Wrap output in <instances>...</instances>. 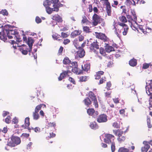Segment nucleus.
I'll return each mask as SVG.
<instances>
[{
	"label": "nucleus",
	"instance_id": "33",
	"mask_svg": "<svg viewBox=\"0 0 152 152\" xmlns=\"http://www.w3.org/2000/svg\"><path fill=\"white\" fill-rule=\"evenodd\" d=\"M89 97L91 99V100L96 99V97L94 93L92 91H90L88 93Z\"/></svg>",
	"mask_w": 152,
	"mask_h": 152
},
{
	"label": "nucleus",
	"instance_id": "32",
	"mask_svg": "<svg viewBox=\"0 0 152 152\" xmlns=\"http://www.w3.org/2000/svg\"><path fill=\"white\" fill-rule=\"evenodd\" d=\"M88 77L84 76H81L79 77V82H85L88 80Z\"/></svg>",
	"mask_w": 152,
	"mask_h": 152
},
{
	"label": "nucleus",
	"instance_id": "2",
	"mask_svg": "<svg viewBox=\"0 0 152 152\" xmlns=\"http://www.w3.org/2000/svg\"><path fill=\"white\" fill-rule=\"evenodd\" d=\"M5 31L9 39L14 38L18 42L22 41V36L19 35V33L17 30H8L6 29Z\"/></svg>",
	"mask_w": 152,
	"mask_h": 152
},
{
	"label": "nucleus",
	"instance_id": "61",
	"mask_svg": "<svg viewBox=\"0 0 152 152\" xmlns=\"http://www.w3.org/2000/svg\"><path fill=\"white\" fill-rule=\"evenodd\" d=\"M65 77L64 75H63L62 73H61L58 77V80L59 81L63 79Z\"/></svg>",
	"mask_w": 152,
	"mask_h": 152
},
{
	"label": "nucleus",
	"instance_id": "15",
	"mask_svg": "<svg viewBox=\"0 0 152 152\" xmlns=\"http://www.w3.org/2000/svg\"><path fill=\"white\" fill-rule=\"evenodd\" d=\"M123 133V132L121 131L119 132V133H118V134H117L118 136L117 140L120 143H121L124 142L126 140V136L125 135H122Z\"/></svg>",
	"mask_w": 152,
	"mask_h": 152
},
{
	"label": "nucleus",
	"instance_id": "38",
	"mask_svg": "<svg viewBox=\"0 0 152 152\" xmlns=\"http://www.w3.org/2000/svg\"><path fill=\"white\" fill-rule=\"evenodd\" d=\"M43 105L45 106V105L43 104H40L37 105L35 108L34 111L38 112L39 110L41 109Z\"/></svg>",
	"mask_w": 152,
	"mask_h": 152
},
{
	"label": "nucleus",
	"instance_id": "47",
	"mask_svg": "<svg viewBox=\"0 0 152 152\" xmlns=\"http://www.w3.org/2000/svg\"><path fill=\"white\" fill-rule=\"evenodd\" d=\"M1 14H2L4 15H7L8 14V13L7 10L5 9L2 10L1 12Z\"/></svg>",
	"mask_w": 152,
	"mask_h": 152
},
{
	"label": "nucleus",
	"instance_id": "41",
	"mask_svg": "<svg viewBox=\"0 0 152 152\" xmlns=\"http://www.w3.org/2000/svg\"><path fill=\"white\" fill-rule=\"evenodd\" d=\"M71 72L69 70V69H67V70L63 71L61 73L63 74L64 76L66 77V76H69L68 74L71 73Z\"/></svg>",
	"mask_w": 152,
	"mask_h": 152
},
{
	"label": "nucleus",
	"instance_id": "16",
	"mask_svg": "<svg viewBox=\"0 0 152 152\" xmlns=\"http://www.w3.org/2000/svg\"><path fill=\"white\" fill-rule=\"evenodd\" d=\"M19 49L22 53L24 55L27 54L28 52H29L28 46L25 45H22L20 46Z\"/></svg>",
	"mask_w": 152,
	"mask_h": 152
},
{
	"label": "nucleus",
	"instance_id": "62",
	"mask_svg": "<svg viewBox=\"0 0 152 152\" xmlns=\"http://www.w3.org/2000/svg\"><path fill=\"white\" fill-rule=\"evenodd\" d=\"M111 86V84L110 82L109 81L107 83V89L108 90L110 89V88Z\"/></svg>",
	"mask_w": 152,
	"mask_h": 152
},
{
	"label": "nucleus",
	"instance_id": "48",
	"mask_svg": "<svg viewBox=\"0 0 152 152\" xmlns=\"http://www.w3.org/2000/svg\"><path fill=\"white\" fill-rule=\"evenodd\" d=\"M64 48L62 46H61L58 50V55H61L63 52Z\"/></svg>",
	"mask_w": 152,
	"mask_h": 152
},
{
	"label": "nucleus",
	"instance_id": "6",
	"mask_svg": "<svg viewBox=\"0 0 152 152\" xmlns=\"http://www.w3.org/2000/svg\"><path fill=\"white\" fill-rule=\"evenodd\" d=\"M95 36L98 39H100L104 42H107L109 40V38L106 36L104 34L95 32Z\"/></svg>",
	"mask_w": 152,
	"mask_h": 152
},
{
	"label": "nucleus",
	"instance_id": "44",
	"mask_svg": "<svg viewBox=\"0 0 152 152\" xmlns=\"http://www.w3.org/2000/svg\"><path fill=\"white\" fill-rule=\"evenodd\" d=\"M111 148L112 152H114L115 149V142L111 143Z\"/></svg>",
	"mask_w": 152,
	"mask_h": 152
},
{
	"label": "nucleus",
	"instance_id": "46",
	"mask_svg": "<svg viewBox=\"0 0 152 152\" xmlns=\"http://www.w3.org/2000/svg\"><path fill=\"white\" fill-rule=\"evenodd\" d=\"M83 31L86 32V33H89L90 32L89 28L87 26H83Z\"/></svg>",
	"mask_w": 152,
	"mask_h": 152
},
{
	"label": "nucleus",
	"instance_id": "3",
	"mask_svg": "<svg viewBox=\"0 0 152 152\" xmlns=\"http://www.w3.org/2000/svg\"><path fill=\"white\" fill-rule=\"evenodd\" d=\"M66 67V69H71L72 71L76 75H80L83 73V70L79 69L78 68L77 62L76 61L72 62V65L67 66Z\"/></svg>",
	"mask_w": 152,
	"mask_h": 152
},
{
	"label": "nucleus",
	"instance_id": "24",
	"mask_svg": "<svg viewBox=\"0 0 152 152\" xmlns=\"http://www.w3.org/2000/svg\"><path fill=\"white\" fill-rule=\"evenodd\" d=\"M104 73V72L102 71H98L96 72L94 75L95 79L99 80L101 78V76L103 75Z\"/></svg>",
	"mask_w": 152,
	"mask_h": 152
},
{
	"label": "nucleus",
	"instance_id": "58",
	"mask_svg": "<svg viewBox=\"0 0 152 152\" xmlns=\"http://www.w3.org/2000/svg\"><path fill=\"white\" fill-rule=\"evenodd\" d=\"M78 41L79 42H81L84 39V37L82 35H80L78 37Z\"/></svg>",
	"mask_w": 152,
	"mask_h": 152
},
{
	"label": "nucleus",
	"instance_id": "21",
	"mask_svg": "<svg viewBox=\"0 0 152 152\" xmlns=\"http://www.w3.org/2000/svg\"><path fill=\"white\" fill-rule=\"evenodd\" d=\"M82 33V31L80 30H75L72 32L70 34L71 38H74L80 35Z\"/></svg>",
	"mask_w": 152,
	"mask_h": 152
},
{
	"label": "nucleus",
	"instance_id": "51",
	"mask_svg": "<svg viewBox=\"0 0 152 152\" xmlns=\"http://www.w3.org/2000/svg\"><path fill=\"white\" fill-rule=\"evenodd\" d=\"M150 66V64L147 63H144L143 64V66L142 67V69H146L148 68Z\"/></svg>",
	"mask_w": 152,
	"mask_h": 152
},
{
	"label": "nucleus",
	"instance_id": "4",
	"mask_svg": "<svg viewBox=\"0 0 152 152\" xmlns=\"http://www.w3.org/2000/svg\"><path fill=\"white\" fill-rule=\"evenodd\" d=\"M103 137L104 142L108 144H110L112 142H114L115 139L114 135L108 133H104Z\"/></svg>",
	"mask_w": 152,
	"mask_h": 152
},
{
	"label": "nucleus",
	"instance_id": "56",
	"mask_svg": "<svg viewBox=\"0 0 152 152\" xmlns=\"http://www.w3.org/2000/svg\"><path fill=\"white\" fill-rule=\"evenodd\" d=\"M88 20L87 19L86 17L85 16L83 17V19L82 20V22L84 23L88 21Z\"/></svg>",
	"mask_w": 152,
	"mask_h": 152
},
{
	"label": "nucleus",
	"instance_id": "36",
	"mask_svg": "<svg viewBox=\"0 0 152 152\" xmlns=\"http://www.w3.org/2000/svg\"><path fill=\"white\" fill-rule=\"evenodd\" d=\"M126 17L128 19V21L130 23L129 25L132 28V22L133 21V19L131 16L129 15H126Z\"/></svg>",
	"mask_w": 152,
	"mask_h": 152
},
{
	"label": "nucleus",
	"instance_id": "12",
	"mask_svg": "<svg viewBox=\"0 0 152 152\" xmlns=\"http://www.w3.org/2000/svg\"><path fill=\"white\" fill-rule=\"evenodd\" d=\"M11 140L13 143L12 144L11 146L12 147L19 144L21 142L20 138L17 136H12L11 138Z\"/></svg>",
	"mask_w": 152,
	"mask_h": 152
},
{
	"label": "nucleus",
	"instance_id": "7",
	"mask_svg": "<svg viewBox=\"0 0 152 152\" xmlns=\"http://www.w3.org/2000/svg\"><path fill=\"white\" fill-rule=\"evenodd\" d=\"M101 18L96 14L94 13L92 16V24L94 26H97L101 23Z\"/></svg>",
	"mask_w": 152,
	"mask_h": 152
},
{
	"label": "nucleus",
	"instance_id": "30",
	"mask_svg": "<svg viewBox=\"0 0 152 152\" xmlns=\"http://www.w3.org/2000/svg\"><path fill=\"white\" fill-rule=\"evenodd\" d=\"M0 39L4 41L7 40V36L4 31L0 32Z\"/></svg>",
	"mask_w": 152,
	"mask_h": 152
},
{
	"label": "nucleus",
	"instance_id": "52",
	"mask_svg": "<svg viewBox=\"0 0 152 152\" xmlns=\"http://www.w3.org/2000/svg\"><path fill=\"white\" fill-rule=\"evenodd\" d=\"M113 100L115 103L117 104L119 103L120 99L118 98H113Z\"/></svg>",
	"mask_w": 152,
	"mask_h": 152
},
{
	"label": "nucleus",
	"instance_id": "42",
	"mask_svg": "<svg viewBox=\"0 0 152 152\" xmlns=\"http://www.w3.org/2000/svg\"><path fill=\"white\" fill-rule=\"evenodd\" d=\"M92 101L93 102V104L94 105L95 108H98L99 106L97 99L96 98L94 99H93Z\"/></svg>",
	"mask_w": 152,
	"mask_h": 152
},
{
	"label": "nucleus",
	"instance_id": "14",
	"mask_svg": "<svg viewBox=\"0 0 152 152\" xmlns=\"http://www.w3.org/2000/svg\"><path fill=\"white\" fill-rule=\"evenodd\" d=\"M104 4L106 6V10L107 15L109 16H111V9L110 4L108 1H105Z\"/></svg>",
	"mask_w": 152,
	"mask_h": 152
},
{
	"label": "nucleus",
	"instance_id": "9",
	"mask_svg": "<svg viewBox=\"0 0 152 152\" xmlns=\"http://www.w3.org/2000/svg\"><path fill=\"white\" fill-rule=\"evenodd\" d=\"M107 121V116L104 114L99 115L97 119V121L99 123H104Z\"/></svg>",
	"mask_w": 152,
	"mask_h": 152
},
{
	"label": "nucleus",
	"instance_id": "31",
	"mask_svg": "<svg viewBox=\"0 0 152 152\" xmlns=\"http://www.w3.org/2000/svg\"><path fill=\"white\" fill-rule=\"evenodd\" d=\"M90 126L92 129H96L99 128V126L95 121L91 122Z\"/></svg>",
	"mask_w": 152,
	"mask_h": 152
},
{
	"label": "nucleus",
	"instance_id": "27",
	"mask_svg": "<svg viewBox=\"0 0 152 152\" xmlns=\"http://www.w3.org/2000/svg\"><path fill=\"white\" fill-rule=\"evenodd\" d=\"M129 64L132 66H135L137 64V60L134 58H133L129 61Z\"/></svg>",
	"mask_w": 152,
	"mask_h": 152
},
{
	"label": "nucleus",
	"instance_id": "45",
	"mask_svg": "<svg viewBox=\"0 0 152 152\" xmlns=\"http://www.w3.org/2000/svg\"><path fill=\"white\" fill-rule=\"evenodd\" d=\"M106 78L105 77H103L100 79L99 84L100 85L104 83L106 81Z\"/></svg>",
	"mask_w": 152,
	"mask_h": 152
},
{
	"label": "nucleus",
	"instance_id": "20",
	"mask_svg": "<svg viewBox=\"0 0 152 152\" xmlns=\"http://www.w3.org/2000/svg\"><path fill=\"white\" fill-rule=\"evenodd\" d=\"M144 146L141 148V152H147L150 148L149 145L147 143V142L144 141L143 142Z\"/></svg>",
	"mask_w": 152,
	"mask_h": 152
},
{
	"label": "nucleus",
	"instance_id": "49",
	"mask_svg": "<svg viewBox=\"0 0 152 152\" xmlns=\"http://www.w3.org/2000/svg\"><path fill=\"white\" fill-rule=\"evenodd\" d=\"M11 118L10 116L8 115L5 119V122L7 124H9L11 122Z\"/></svg>",
	"mask_w": 152,
	"mask_h": 152
},
{
	"label": "nucleus",
	"instance_id": "10",
	"mask_svg": "<svg viewBox=\"0 0 152 152\" xmlns=\"http://www.w3.org/2000/svg\"><path fill=\"white\" fill-rule=\"evenodd\" d=\"M87 113L90 116H91L94 118H96L98 115V111H95L93 108H89L87 110Z\"/></svg>",
	"mask_w": 152,
	"mask_h": 152
},
{
	"label": "nucleus",
	"instance_id": "13",
	"mask_svg": "<svg viewBox=\"0 0 152 152\" xmlns=\"http://www.w3.org/2000/svg\"><path fill=\"white\" fill-rule=\"evenodd\" d=\"M135 148L134 146H132L128 148H126L124 147L119 148L118 150V152H133Z\"/></svg>",
	"mask_w": 152,
	"mask_h": 152
},
{
	"label": "nucleus",
	"instance_id": "11",
	"mask_svg": "<svg viewBox=\"0 0 152 152\" xmlns=\"http://www.w3.org/2000/svg\"><path fill=\"white\" fill-rule=\"evenodd\" d=\"M146 93L148 95L151 96L149 100V109L150 110H152V86L146 91Z\"/></svg>",
	"mask_w": 152,
	"mask_h": 152
},
{
	"label": "nucleus",
	"instance_id": "43",
	"mask_svg": "<svg viewBox=\"0 0 152 152\" xmlns=\"http://www.w3.org/2000/svg\"><path fill=\"white\" fill-rule=\"evenodd\" d=\"M60 37L61 36L60 35L57 34H54L52 35V37L54 39L58 40V41L60 40V39H59Z\"/></svg>",
	"mask_w": 152,
	"mask_h": 152
},
{
	"label": "nucleus",
	"instance_id": "1",
	"mask_svg": "<svg viewBox=\"0 0 152 152\" xmlns=\"http://www.w3.org/2000/svg\"><path fill=\"white\" fill-rule=\"evenodd\" d=\"M43 5L46 8L47 12L50 14L53 11L58 12L59 7L63 6L59 1H44Z\"/></svg>",
	"mask_w": 152,
	"mask_h": 152
},
{
	"label": "nucleus",
	"instance_id": "17",
	"mask_svg": "<svg viewBox=\"0 0 152 152\" xmlns=\"http://www.w3.org/2000/svg\"><path fill=\"white\" fill-rule=\"evenodd\" d=\"M126 2L127 4H129V5H135L136 3L137 4H141L145 3L144 1H137L136 3L134 1H126Z\"/></svg>",
	"mask_w": 152,
	"mask_h": 152
},
{
	"label": "nucleus",
	"instance_id": "55",
	"mask_svg": "<svg viewBox=\"0 0 152 152\" xmlns=\"http://www.w3.org/2000/svg\"><path fill=\"white\" fill-rule=\"evenodd\" d=\"M86 44V41L85 40L81 44V46H79L78 47V49H84L83 48L85 46Z\"/></svg>",
	"mask_w": 152,
	"mask_h": 152
},
{
	"label": "nucleus",
	"instance_id": "39",
	"mask_svg": "<svg viewBox=\"0 0 152 152\" xmlns=\"http://www.w3.org/2000/svg\"><path fill=\"white\" fill-rule=\"evenodd\" d=\"M99 53L103 56L107 57L105 50L103 48H100L99 49Z\"/></svg>",
	"mask_w": 152,
	"mask_h": 152
},
{
	"label": "nucleus",
	"instance_id": "23",
	"mask_svg": "<svg viewBox=\"0 0 152 152\" xmlns=\"http://www.w3.org/2000/svg\"><path fill=\"white\" fill-rule=\"evenodd\" d=\"M72 62L68 57H65L63 61V64L67 65V66L72 65Z\"/></svg>",
	"mask_w": 152,
	"mask_h": 152
},
{
	"label": "nucleus",
	"instance_id": "28",
	"mask_svg": "<svg viewBox=\"0 0 152 152\" xmlns=\"http://www.w3.org/2000/svg\"><path fill=\"white\" fill-rule=\"evenodd\" d=\"M79 50L77 51V53L78 56L80 58H83L85 55V51L84 49H78Z\"/></svg>",
	"mask_w": 152,
	"mask_h": 152
},
{
	"label": "nucleus",
	"instance_id": "34",
	"mask_svg": "<svg viewBox=\"0 0 152 152\" xmlns=\"http://www.w3.org/2000/svg\"><path fill=\"white\" fill-rule=\"evenodd\" d=\"M38 113L35 111L33 113V118L35 120H37L39 118V116Z\"/></svg>",
	"mask_w": 152,
	"mask_h": 152
},
{
	"label": "nucleus",
	"instance_id": "19",
	"mask_svg": "<svg viewBox=\"0 0 152 152\" xmlns=\"http://www.w3.org/2000/svg\"><path fill=\"white\" fill-rule=\"evenodd\" d=\"M34 40L31 38H28L27 41V44L28 45L29 49L28 50L29 53V54L30 55V53L32 50V46L34 43Z\"/></svg>",
	"mask_w": 152,
	"mask_h": 152
},
{
	"label": "nucleus",
	"instance_id": "22",
	"mask_svg": "<svg viewBox=\"0 0 152 152\" xmlns=\"http://www.w3.org/2000/svg\"><path fill=\"white\" fill-rule=\"evenodd\" d=\"M56 126V124L54 122H50L46 126L45 128L48 129H52V130H53L55 129Z\"/></svg>",
	"mask_w": 152,
	"mask_h": 152
},
{
	"label": "nucleus",
	"instance_id": "26",
	"mask_svg": "<svg viewBox=\"0 0 152 152\" xmlns=\"http://www.w3.org/2000/svg\"><path fill=\"white\" fill-rule=\"evenodd\" d=\"M85 105L87 107H89L91 104L92 102L90 99L88 97H86L83 101Z\"/></svg>",
	"mask_w": 152,
	"mask_h": 152
},
{
	"label": "nucleus",
	"instance_id": "64",
	"mask_svg": "<svg viewBox=\"0 0 152 152\" xmlns=\"http://www.w3.org/2000/svg\"><path fill=\"white\" fill-rule=\"evenodd\" d=\"M88 9L89 10V12H91L92 11V6L91 4H90L88 5Z\"/></svg>",
	"mask_w": 152,
	"mask_h": 152
},
{
	"label": "nucleus",
	"instance_id": "5",
	"mask_svg": "<svg viewBox=\"0 0 152 152\" xmlns=\"http://www.w3.org/2000/svg\"><path fill=\"white\" fill-rule=\"evenodd\" d=\"M118 24L119 26L122 27V30H124L122 32L123 35L124 36L126 35L129 29V28L128 25L125 23L120 22H118Z\"/></svg>",
	"mask_w": 152,
	"mask_h": 152
},
{
	"label": "nucleus",
	"instance_id": "40",
	"mask_svg": "<svg viewBox=\"0 0 152 152\" xmlns=\"http://www.w3.org/2000/svg\"><path fill=\"white\" fill-rule=\"evenodd\" d=\"M29 117H26L25 119V123L24 124L26 126V127H29V126L30 124L29 122Z\"/></svg>",
	"mask_w": 152,
	"mask_h": 152
},
{
	"label": "nucleus",
	"instance_id": "50",
	"mask_svg": "<svg viewBox=\"0 0 152 152\" xmlns=\"http://www.w3.org/2000/svg\"><path fill=\"white\" fill-rule=\"evenodd\" d=\"M61 37L63 38H65L68 37L69 36V34L67 33H65L62 32L61 33Z\"/></svg>",
	"mask_w": 152,
	"mask_h": 152
},
{
	"label": "nucleus",
	"instance_id": "60",
	"mask_svg": "<svg viewBox=\"0 0 152 152\" xmlns=\"http://www.w3.org/2000/svg\"><path fill=\"white\" fill-rule=\"evenodd\" d=\"M35 20L37 23H40L42 21L41 19L39 17H36Z\"/></svg>",
	"mask_w": 152,
	"mask_h": 152
},
{
	"label": "nucleus",
	"instance_id": "57",
	"mask_svg": "<svg viewBox=\"0 0 152 152\" xmlns=\"http://www.w3.org/2000/svg\"><path fill=\"white\" fill-rule=\"evenodd\" d=\"M32 129L34 130L36 132L39 133L40 131V129L38 127H36L34 128H32Z\"/></svg>",
	"mask_w": 152,
	"mask_h": 152
},
{
	"label": "nucleus",
	"instance_id": "18",
	"mask_svg": "<svg viewBox=\"0 0 152 152\" xmlns=\"http://www.w3.org/2000/svg\"><path fill=\"white\" fill-rule=\"evenodd\" d=\"M51 18L53 20L57 21L58 23H61L63 21L62 18L58 14L53 15Z\"/></svg>",
	"mask_w": 152,
	"mask_h": 152
},
{
	"label": "nucleus",
	"instance_id": "63",
	"mask_svg": "<svg viewBox=\"0 0 152 152\" xmlns=\"http://www.w3.org/2000/svg\"><path fill=\"white\" fill-rule=\"evenodd\" d=\"M69 80L70 82L72 83L73 84H75V81L74 79L72 77H70L69 78Z\"/></svg>",
	"mask_w": 152,
	"mask_h": 152
},
{
	"label": "nucleus",
	"instance_id": "54",
	"mask_svg": "<svg viewBox=\"0 0 152 152\" xmlns=\"http://www.w3.org/2000/svg\"><path fill=\"white\" fill-rule=\"evenodd\" d=\"M113 126L115 128L118 129L119 128V125L118 123L115 122L113 124Z\"/></svg>",
	"mask_w": 152,
	"mask_h": 152
},
{
	"label": "nucleus",
	"instance_id": "8",
	"mask_svg": "<svg viewBox=\"0 0 152 152\" xmlns=\"http://www.w3.org/2000/svg\"><path fill=\"white\" fill-rule=\"evenodd\" d=\"M89 48L91 50L95 53L96 52V49H98L99 48V43L97 42V40L91 43Z\"/></svg>",
	"mask_w": 152,
	"mask_h": 152
},
{
	"label": "nucleus",
	"instance_id": "59",
	"mask_svg": "<svg viewBox=\"0 0 152 152\" xmlns=\"http://www.w3.org/2000/svg\"><path fill=\"white\" fill-rule=\"evenodd\" d=\"M70 42V40L69 39H64L63 44L65 45H66L68 44Z\"/></svg>",
	"mask_w": 152,
	"mask_h": 152
},
{
	"label": "nucleus",
	"instance_id": "53",
	"mask_svg": "<svg viewBox=\"0 0 152 152\" xmlns=\"http://www.w3.org/2000/svg\"><path fill=\"white\" fill-rule=\"evenodd\" d=\"M147 123L148 127L149 128H151L152 127V125L151 124V120L149 118H148L147 119Z\"/></svg>",
	"mask_w": 152,
	"mask_h": 152
},
{
	"label": "nucleus",
	"instance_id": "37",
	"mask_svg": "<svg viewBox=\"0 0 152 152\" xmlns=\"http://www.w3.org/2000/svg\"><path fill=\"white\" fill-rule=\"evenodd\" d=\"M119 19L120 21L121 22V23H125L127 22V21L126 17L124 15L120 16L119 18Z\"/></svg>",
	"mask_w": 152,
	"mask_h": 152
},
{
	"label": "nucleus",
	"instance_id": "29",
	"mask_svg": "<svg viewBox=\"0 0 152 152\" xmlns=\"http://www.w3.org/2000/svg\"><path fill=\"white\" fill-rule=\"evenodd\" d=\"M105 49L107 53H110L114 50V48L112 46L109 45L108 44H107V45L105 46Z\"/></svg>",
	"mask_w": 152,
	"mask_h": 152
},
{
	"label": "nucleus",
	"instance_id": "25",
	"mask_svg": "<svg viewBox=\"0 0 152 152\" xmlns=\"http://www.w3.org/2000/svg\"><path fill=\"white\" fill-rule=\"evenodd\" d=\"M82 68L83 69V70L87 72H88V71L90 69V63L87 62L84 64V67L83 66V65L82 66Z\"/></svg>",
	"mask_w": 152,
	"mask_h": 152
},
{
	"label": "nucleus",
	"instance_id": "35",
	"mask_svg": "<svg viewBox=\"0 0 152 152\" xmlns=\"http://www.w3.org/2000/svg\"><path fill=\"white\" fill-rule=\"evenodd\" d=\"M79 42L76 38L75 39L73 42V45L77 49H78V47H79Z\"/></svg>",
	"mask_w": 152,
	"mask_h": 152
}]
</instances>
